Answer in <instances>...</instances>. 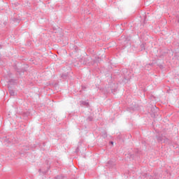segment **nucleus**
Masks as SVG:
<instances>
[{"instance_id": "nucleus-2", "label": "nucleus", "mask_w": 179, "mask_h": 179, "mask_svg": "<svg viewBox=\"0 0 179 179\" xmlns=\"http://www.w3.org/2000/svg\"><path fill=\"white\" fill-rule=\"evenodd\" d=\"M9 93H10V96H15V92H13V90H10Z\"/></svg>"}, {"instance_id": "nucleus-5", "label": "nucleus", "mask_w": 179, "mask_h": 179, "mask_svg": "<svg viewBox=\"0 0 179 179\" xmlns=\"http://www.w3.org/2000/svg\"><path fill=\"white\" fill-rule=\"evenodd\" d=\"M152 179H153V178H152Z\"/></svg>"}, {"instance_id": "nucleus-4", "label": "nucleus", "mask_w": 179, "mask_h": 179, "mask_svg": "<svg viewBox=\"0 0 179 179\" xmlns=\"http://www.w3.org/2000/svg\"><path fill=\"white\" fill-rule=\"evenodd\" d=\"M111 143H112V145H113V143H114L113 141H111Z\"/></svg>"}, {"instance_id": "nucleus-3", "label": "nucleus", "mask_w": 179, "mask_h": 179, "mask_svg": "<svg viewBox=\"0 0 179 179\" xmlns=\"http://www.w3.org/2000/svg\"><path fill=\"white\" fill-rule=\"evenodd\" d=\"M147 177H148V178L152 179V176L148 175Z\"/></svg>"}, {"instance_id": "nucleus-1", "label": "nucleus", "mask_w": 179, "mask_h": 179, "mask_svg": "<svg viewBox=\"0 0 179 179\" xmlns=\"http://www.w3.org/2000/svg\"><path fill=\"white\" fill-rule=\"evenodd\" d=\"M81 104H83V106H89V102H86L85 101H81Z\"/></svg>"}]
</instances>
